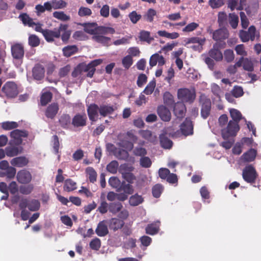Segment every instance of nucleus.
Wrapping results in <instances>:
<instances>
[{"instance_id":"obj_1","label":"nucleus","mask_w":261,"mask_h":261,"mask_svg":"<svg viewBox=\"0 0 261 261\" xmlns=\"http://www.w3.org/2000/svg\"><path fill=\"white\" fill-rule=\"evenodd\" d=\"M229 113L232 120H230L226 127L222 129L223 139H227L230 137L235 136L240 130L239 122L243 118L241 112L235 109H230Z\"/></svg>"},{"instance_id":"obj_2","label":"nucleus","mask_w":261,"mask_h":261,"mask_svg":"<svg viewBox=\"0 0 261 261\" xmlns=\"http://www.w3.org/2000/svg\"><path fill=\"white\" fill-rule=\"evenodd\" d=\"M205 42V39L204 37H193L186 39L184 40V45L194 50L200 52L203 49L202 46Z\"/></svg>"},{"instance_id":"obj_3","label":"nucleus","mask_w":261,"mask_h":261,"mask_svg":"<svg viewBox=\"0 0 261 261\" xmlns=\"http://www.w3.org/2000/svg\"><path fill=\"white\" fill-rule=\"evenodd\" d=\"M177 97L183 102L192 103L195 99V91L193 89L181 88L178 90Z\"/></svg>"},{"instance_id":"obj_4","label":"nucleus","mask_w":261,"mask_h":261,"mask_svg":"<svg viewBox=\"0 0 261 261\" xmlns=\"http://www.w3.org/2000/svg\"><path fill=\"white\" fill-rule=\"evenodd\" d=\"M67 28V25L61 24L59 28H56L53 30H45L43 32V35L48 42H52L54 38H58L60 36L61 32L65 31Z\"/></svg>"},{"instance_id":"obj_5","label":"nucleus","mask_w":261,"mask_h":261,"mask_svg":"<svg viewBox=\"0 0 261 261\" xmlns=\"http://www.w3.org/2000/svg\"><path fill=\"white\" fill-rule=\"evenodd\" d=\"M199 102L201 105V115L204 119L209 116L211 109V101L205 95L201 94L199 97Z\"/></svg>"},{"instance_id":"obj_6","label":"nucleus","mask_w":261,"mask_h":261,"mask_svg":"<svg viewBox=\"0 0 261 261\" xmlns=\"http://www.w3.org/2000/svg\"><path fill=\"white\" fill-rule=\"evenodd\" d=\"M167 134L172 137L176 138L179 136V133H171L169 132L168 128H166L164 130V134L160 135V139L161 146L165 149H170L173 145V142L166 137V135Z\"/></svg>"},{"instance_id":"obj_7","label":"nucleus","mask_w":261,"mask_h":261,"mask_svg":"<svg viewBox=\"0 0 261 261\" xmlns=\"http://www.w3.org/2000/svg\"><path fill=\"white\" fill-rule=\"evenodd\" d=\"M243 178L245 181L248 183H253L255 182L257 173L255 168L251 165H248L243 170Z\"/></svg>"},{"instance_id":"obj_8","label":"nucleus","mask_w":261,"mask_h":261,"mask_svg":"<svg viewBox=\"0 0 261 261\" xmlns=\"http://www.w3.org/2000/svg\"><path fill=\"white\" fill-rule=\"evenodd\" d=\"M2 91L8 97H14L18 94L17 85L12 82H7L3 87Z\"/></svg>"},{"instance_id":"obj_9","label":"nucleus","mask_w":261,"mask_h":261,"mask_svg":"<svg viewBox=\"0 0 261 261\" xmlns=\"http://www.w3.org/2000/svg\"><path fill=\"white\" fill-rule=\"evenodd\" d=\"M135 142L137 140V137L132 133L128 132L126 134V137L125 139L121 140L117 143V145L120 147L124 148L128 151L131 150L134 147L133 143L129 141L128 140Z\"/></svg>"},{"instance_id":"obj_10","label":"nucleus","mask_w":261,"mask_h":261,"mask_svg":"<svg viewBox=\"0 0 261 261\" xmlns=\"http://www.w3.org/2000/svg\"><path fill=\"white\" fill-rule=\"evenodd\" d=\"M11 54L14 59L17 60L21 63L24 56V48L20 43H16L11 46Z\"/></svg>"},{"instance_id":"obj_11","label":"nucleus","mask_w":261,"mask_h":261,"mask_svg":"<svg viewBox=\"0 0 261 261\" xmlns=\"http://www.w3.org/2000/svg\"><path fill=\"white\" fill-rule=\"evenodd\" d=\"M18 181L21 184H27L32 180V175L30 172L26 170H21L18 171L16 175Z\"/></svg>"},{"instance_id":"obj_12","label":"nucleus","mask_w":261,"mask_h":261,"mask_svg":"<svg viewBox=\"0 0 261 261\" xmlns=\"http://www.w3.org/2000/svg\"><path fill=\"white\" fill-rule=\"evenodd\" d=\"M182 134L185 136L193 134V125L191 120L186 119L180 125Z\"/></svg>"},{"instance_id":"obj_13","label":"nucleus","mask_w":261,"mask_h":261,"mask_svg":"<svg viewBox=\"0 0 261 261\" xmlns=\"http://www.w3.org/2000/svg\"><path fill=\"white\" fill-rule=\"evenodd\" d=\"M111 147V150L113 151L115 156L120 160H126L128 158V153L127 151L122 149H117L112 144H108V147Z\"/></svg>"},{"instance_id":"obj_14","label":"nucleus","mask_w":261,"mask_h":261,"mask_svg":"<svg viewBox=\"0 0 261 261\" xmlns=\"http://www.w3.org/2000/svg\"><path fill=\"white\" fill-rule=\"evenodd\" d=\"M158 114L163 121H169L171 119L170 111L164 106H160L158 107Z\"/></svg>"},{"instance_id":"obj_15","label":"nucleus","mask_w":261,"mask_h":261,"mask_svg":"<svg viewBox=\"0 0 261 261\" xmlns=\"http://www.w3.org/2000/svg\"><path fill=\"white\" fill-rule=\"evenodd\" d=\"M33 76L36 80H41L44 76L45 69L44 67L40 65H36L33 69Z\"/></svg>"},{"instance_id":"obj_16","label":"nucleus","mask_w":261,"mask_h":261,"mask_svg":"<svg viewBox=\"0 0 261 261\" xmlns=\"http://www.w3.org/2000/svg\"><path fill=\"white\" fill-rule=\"evenodd\" d=\"M10 136L14 139V143L19 145L22 142L21 137H26L27 134L24 131L15 129L11 132Z\"/></svg>"},{"instance_id":"obj_17","label":"nucleus","mask_w":261,"mask_h":261,"mask_svg":"<svg viewBox=\"0 0 261 261\" xmlns=\"http://www.w3.org/2000/svg\"><path fill=\"white\" fill-rule=\"evenodd\" d=\"M228 31L226 29H221L215 31L213 33V38L216 40H222L228 37Z\"/></svg>"},{"instance_id":"obj_18","label":"nucleus","mask_w":261,"mask_h":261,"mask_svg":"<svg viewBox=\"0 0 261 261\" xmlns=\"http://www.w3.org/2000/svg\"><path fill=\"white\" fill-rule=\"evenodd\" d=\"M209 56L216 61H220L223 59V55L221 51L218 48L217 44L213 45V48L209 51Z\"/></svg>"},{"instance_id":"obj_19","label":"nucleus","mask_w":261,"mask_h":261,"mask_svg":"<svg viewBox=\"0 0 261 261\" xmlns=\"http://www.w3.org/2000/svg\"><path fill=\"white\" fill-rule=\"evenodd\" d=\"M99 107L96 105H91L88 108L89 119L93 121H96L98 117Z\"/></svg>"},{"instance_id":"obj_20","label":"nucleus","mask_w":261,"mask_h":261,"mask_svg":"<svg viewBox=\"0 0 261 261\" xmlns=\"http://www.w3.org/2000/svg\"><path fill=\"white\" fill-rule=\"evenodd\" d=\"M96 233L99 237H103L108 233V229L107 225V221L100 222L96 229Z\"/></svg>"},{"instance_id":"obj_21","label":"nucleus","mask_w":261,"mask_h":261,"mask_svg":"<svg viewBox=\"0 0 261 261\" xmlns=\"http://www.w3.org/2000/svg\"><path fill=\"white\" fill-rule=\"evenodd\" d=\"M256 150L254 149H251L247 152L244 153L241 156V159L244 162H250L253 161L256 155Z\"/></svg>"},{"instance_id":"obj_22","label":"nucleus","mask_w":261,"mask_h":261,"mask_svg":"<svg viewBox=\"0 0 261 261\" xmlns=\"http://www.w3.org/2000/svg\"><path fill=\"white\" fill-rule=\"evenodd\" d=\"M124 223L122 220L117 218H112L109 221V225L110 229L115 231L121 228Z\"/></svg>"},{"instance_id":"obj_23","label":"nucleus","mask_w":261,"mask_h":261,"mask_svg":"<svg viewBox=\"0 0 261 261\" xmlns=\"http://www.w3.org/2000/svg\"><path fill=\"white\" fill-rule=\"evenodd\" d=\"M87 117L86 115H76L72 119V124L74 126H83L86 125Z\"/></svg>"},{"instance_id":"obj_24","label":"nucleus","mask_w":261,"mask_h":261,"mask_svg":"<svg viewBox=\"0 0 261 261\" xmlns=\"http://www.w3.org/2000/svg\"><path fill=\"white\" fill-rule=\"evenodd\" d=\"M58 110V105L57 103H53L47 107L45 115L47 117L52 119L56 116Z\"/></svg>"},{"instance_id":"obj_25","label":"nucleus","mask_w":261,"mask_h":261,"mask_svg":"<svg viewBox=\"0 0 261 261\" xmlns=\"http://www.w3.org/2000/svg\"><path fill=\"white\" fill-rule=\"evenodd\" d=\"M28 163V159L24 156H19L13 159L11 161L12 165L22 167L25 166Z\"/></svg>"},{"instance_id":"obj_26","label":"nucleus","mask_w":261,"mask_h":261,"mask_svg":"<svg viewBox=\"0 0 261 261\" xmlns=\"http://www.w3.org/2000/svg\"><path fill=\"white\" fill-rule=\"evenodd\" d=\"M92 39L96 42L105 45H108L111 41V38L106 37L100 34L97 33L92 36Z\"/></svg>"},{"instance_id":"obj_27","label":"nucleus","mask_w":261,"mask_h":261,"mask_svg":"<svg viewBox=\"0 0 261 261\" xmlns=\"http://www.w3.org/2000/svg\"><path fill=\"white\" fill-rule=\"evenodd\" d=\"M185 111V107L182 103H177L174 108V113L177 118L182 117Z\"/></svg>"},{"instance_id":"obj_28","label":"nucleus","mask_w":261,"mask_h":261,"mask_svg":"<svg viewBox=\"0 0 261 261\" xmlns=\"http://www.w3.org/2000/svg\"><path fill=\"white\" fill-rule=\"evenodd\" d=\"M98 27L95 23L85 24L84 25V31L90 34L95 35L97 33Z\"/></svg>"},{"instance_id":"obj_29","label":"nucleus","mask_w":261,"mask_h":261,"mask_svg":"<svg viewBox=\"0 0 261 261\" xmlns=\"http://www.w3.org/2000/svg\"><path fill=\"white\" fill-rule=\"evenodd\" d=\"M114 111L113 107L108 105H101L99 107V113L103 117L112 113Z\"/></svg>"},{"instance_id":"obj_30","label":"nucleus","mask_w":261,"mask_h":261,"mask_svg":"<svg viewBox=\"0 0 261 261\" xmlns=\"http://www.w3.org/2000/svg\"><path fill=\"white\" fill-rule=\"evenodd\" d=\"M122 205L120 202H113L109 205L110 212L115 215L119 212L122 208Z\"/></svg>"},{"instance_id":"obj_31","label":"nucleus","mask_w":261,"mask_h":261,"mask_svg":"<svg viewBox=\"0 0 261 261\" xmlns=\"http://www.w3.org/2000/svg\"><path fill=\"white\" fill-rule=\"evenodd\" d=\"M86 172L87 178L90 182L93 183L96 180L97 173L93 168L90 167L87 168L86 169Z\"/></svg>"},{"instance_id":"obj_32","label":"nucleus","mask_w":261,"mask_h":261,"mask_svg":"<svg viewBox=\"0 0 261 261\" xmlns=\"http://www.w3.org/2000/svg\"><path fill=\"white\" fill-rule=\"evenodd\" d=\"M97 33L100 34L102 35L107 34H113L115 33V30L114 28L111 27H106L103 26H100L98 27Z\"/></svg>"},{"instance_id":"obj_33","label":"nucleus","mask_w":261,"mask_h":261,"mask_svg":"<svg viewBox=\"0 0 261 261\" xmlns=\"http://www.w3.org/2000/svg\"><path fill=\"white\" fill-rule=\"evenodd\" d=\"M53 15L55 18L63 21H68L70 19V16L63 11H55L53 13Z\"/></svg>"},{"instance_id":"obj_34","label":"nucleus","mask_w":261,"mask_h":261,"mask_svg":"<svg viewBox=\"0 0 261 261\" xmlns=\"http://www.w3.org/2000/svg\"><path fill=\"white\" fill-rule=\"evenodd\" d=\"M109 184L112 188L116 189L118 192H119V189L122 183L117 177H110L109 180Z\"/></svg>"},{"instance_id":"obj_35","label":"nucleus","mask_w":261,"mask_h":261,"mask_svg":"<svg viewBox=\"0 0 261 261\" xmlns=\"http://www.w3.org/2000/svg\"><path fill=\"white\" fill-rule=\"evenodd\" d=\"M139 38L142 41H145L148 43H150L153 40V38L150 35V33L146 31H142L140 33Z\"/></svg>"},{"instance_id":"obj_36","label":"nucleus","mask_w":261,"mask_h":261,"mask_svg":"<svg viewBox=\"0 0 261 261\" xmlns=\"http://www.w3.org/2000/svg\"><path fill=\"white\" fill-rule=\"evenodd\" d=\"M143 198L141 196L135 194L132 196L129 200V204L133 206H137L143 202Z\"/></svg>"},{"instance_id":"obj_37","label":"nucleus","mask_w":261,"mask_h":261,"mask_svg":"<svg viewBox=\"0 0 261 261\" xmlns=\"http://www.w3.org/2000/svg\"><path fill=\"white\" fill-rule=\"evenodd\" d=\"M119 164L116 161H112L107 166V170L108 172L115 174L117 172Z\"/></svg>"},{"instance_id":"obj_38","label":"nucleus","mask_w":261,"mask_h":261,"mask_svg":"<svg viewBox=\"0 0 261 261\" xmlns=\"http://www.w3.org/2000/svg\"><path fill=\"white\" fill-rule=\"evenodd\" d=\"M76 189V183L70 179L65 180L64 185V190L69 192Z\"/></svg>"},{"instance_id":"obj_39","label":"nucleus","mask_w":261,"mask_h":261,"mask_svg":"<svg viewBox=\"0 0 261 261\" xmlns=\"http://www.w3.org/2000/svg\"><path fill=\"white\" fill-rule=\"evenodd\" d=\"M122 191L124 193L128 194H131L134 192L133 186L129 184H126L123 182L121 185L119 191Z\"/></svg>"},{"instance_id":"obj_40","label":"nucleus","mask_w":261,"mask_h":261,"mask_svg":"<svg viewBox=\"0 0 261 261\" xmlns=\"http://www.w3.org/2000/svg\"><path fill=\"white\" fill-rule=\"evenodd\" d=\"M159 226L155 224L148 225L146 228V232L150 235L156 234L159 231Z\"/></svg>"},{"instance_id":"obj_41","label":"nucleus","mask_w":261,"mask_h":261,"mask_svg":"<svg viewBox=\"0 0 261 261\" xmlns=\"http://www.w3.org/2000/svg\"><path fill=\"white\" fill-rule=\"evenodd\" d=\"M229 22L233 29L237 28L239 22L238 15L234 13H230L229 15Z\"/></svg>"},{"instance_id":"obj_42","label":"nucleus","mask_w":261,"mask_h":261,"mask_svg":"<svg viewBox=\"0 0 261 261\" xmlns=\"http://www.w3.org/2000/svg\"><path fill=\"white\" fill-rule=\"evenodd\" d=\"M52 98V94L50 92H44L42 93L41 97V103L42 105H46L50 101Z\"/></svg>"},{"instance_id":"obj_43","label":"nucleus","mask_w":261,"mask_h":261,"mask_svg":"<svg viewBox=\"0 0 261 261\" xmlns=\"http://www.w3.org/2000/svg\"><path fill=\"white\" fill-rule=\"evenodd\" d=\"M54 9H61L67 6V3L63 0L51 1Z\"/></svg>"},{"instance_id":"obj_44","label":"nucleus","mask_w":261,"mask_h":261,"mask_svg":"<svg viewBox=\"0 0 261 261\" xmlns=\"http://www.w3.org/2000/svg\"><path fill=\"white\" fill-rule=\"evenodd\" d=\"M156 14V11L153 9H149L144 15L145 20L148 22H152L153 20L154 17Z\"/></svg>"},{"instance_id":"obj_45","label":"nucleus","mask_w":261,"mask_h":261,"mask_svg":"<svg viewBox=\"0 0 261 261\" xmlns=\"http://www.w3.org/2000/svg\"><path fill=\"white\" fill-rule=\"evenodd\" d=\"M77 50V48L75 46H68L64 47L63 49V51L64 56L66 57H70L74 54Z\"/></svg>"},{"instance_id":"obj_46","label":"nucleus","mask_w":261,"mask_h":261,"mask_svg":"<svg viewBox=\"0 0 261 261\" xmlns=\"http://www.w3.org/2000/svg\"><path fill=\"white\" fill-rule=\"evenodd\" d=\"M155 85L156 84L155 81L152 80L150 81L148 84L143 92L147 95L151 94L154 91Z\"/></svg>"},{"instance_id":"obj_47","label":"nucleus","mask_w":261,"mask_h":261,"mask_svg":"<svg viewBox=\"0 0 261 261\" xmlns=\"http://www.w3.org/2000/svg\"><path fill=\"white\" fill-rule=\"evenodd\" d=\"M19 152L18 147H10L6 148V154L8 156H14L17 155Z\"/></svg>"},{"instance_id":"obj_48","label":"nucleus","mask_w":261,"mask_h":261,"mask_svg":"<svg viewBox=\"0 0 261 261\" xmlns=\"http://www.w3.org/2000/svg\"><path fill=\"white\" fill-rule=\"evenodd\" d=\"M163 190V186L160 184H156L152 188V192L153 196L155 198H158L160 196Z\"/></svg>"},{"instance_id":"obj_49","label":"nucleus","mask_w":261,"mask_h":261,"mask_svg":"<svg viewBox=\"0 0 261 261\" xmlns=\"http://www.w3.org/2000/svg\"><path fill=\"white\" fill-rule=\"evenodd\" d=\"M19 18L24 24H28L30 27H33V24H35V22H33V20L26 14H21L19 16Z\"/></svg>"},{"instance_id":"obj_50","label":"nucleus","mask_w":261,"mask_h":261,"mask_svg":"<svg viewBox=\"0 0 261 261\" xmlns=\"http://www.w3.org/2000/svg\"><path fill=\"white\" fill-rule=\"evenodd\" d=\"M92 14V11L90 8L85 7L80 8L78 14L81 17L90 16Z\"/></svg>"},{"instance_id":"obj_51","label":"nucleus","mask_w":261,"mask_h":261,"mask_svg":"<svg viewBox=\"0 0 261 261\" xmlns=\"http://www.w3.org/2000/svg\"><path fill=\"white\" fill-rule=\"evenodd\" d=\"M40 40L35 35H31L29 38V44L32 47H36L39 45Z\"/></svg>"},{"instance_id":"obj_52","label":"nucleus","mask_w":261,"mask_h":261,"mask_svg":"<svg viewBox=\"0 0 261 261\" xmlns=\"http://www.w3.org/2000/svg\"><path fill=\"white\" fill-rule=\"evenodd\" d=\"M28 207L31 211H36L40 207V203L37 200H29Z\"/></svg>"},{"instance_id":"obj_53","label":"nucleus","mask_w":261,"mask_h":261,"mask_svg":"<svg viewBox=\"0 0 261 261\" xmlns=\"http://www.w3.org/2000/svg\"><path fill=\"white\" fill-rule=\"evenodd\" d=\"M243 69L248 71L253 70L254 66L252 61L248 58H244Z\"/></svg>"},{"instance_id":"obj_54","label":"nucleus","mask_w":261,"mask_h":261,"mask_svg":"<svg viewBox=\"0 0 261 261\" xmlns=\"http://www.w3.org/2000/svg\"><path fill=\"white\" fill-rule=\"evenodd\" d=\"M224 56L225 60L227 62H232L234 58V55L233 51L231 49H226L224 53Z\"/></svg>"},{"instance_id":"obj_55","label":"nucleus","mask_w":261,"mask_h":261,"mask_svg":"<svg viewBox=\"0 0 261 261\" xmlns=\"http://www.w3.org/2000/svg\"><path fill=\"white\" fill-rule=\"evenodd\" d=\"M17 126V123L14 121H6L2 123V124L3 128L6 130L16 128Z\"/></svg>"},{"instance_id":"obj_56","label":"nucleus","mask_w":261,"mask_h":261,"mask_svg":"<svg viewBox=\"0 0 261 261\" xmlns=\"http://www.w3.org/2000/svg\"><path fill=\"white\" fill-rule=\"evenodd\" d=\"M131 38H132L131 36L123 37L120 39H117V40L114 41L113 42V44L116 46L129 44L130 39Z\"/></svg>"},{"instance_id":"obj_57","label":"nucleus","mask_w":261,"mask_h":261,"mask_svg":"<svg viewBox=\"0 0 261 261\" xmlns=\"http://www.w3.org/2000/svg\"><path fill=\"white\" fill-rule=\"evenodd\" d=\"M211 90L213 93L220 99L222 95V91L220 87L216 84H213L211 86Z\"/></svg>"},{"instance_id":"obj_58","label":"nucleus","mask_w":261,"mask_h":261,"mask_svg":"<svg viewBox=\"0 0 261 261\" xmlns=\"http://www.w3.org/2000/svg\"><path fill=\"white\" fill-rule=\"evenodd\" d=\"M61 125L64 127H67L70 123V117L68 115H63L59 120Z\"/></svg>"},{"instance_id":"obj_59","label":"nucleus","mask_w":261,"mask_h":261,"mask_svg":"<svg viewBox=\"0 0 261 261\" xmlns=\"http://www.w3.org/2000/svg\"><path fill=\"white\" fill-rule=\"evenodd\" d=\"M128 17L131 22L135 24L141 19V15L140 14H138L136 11H134L129 13Z\"/></svg>"},{"instance_id":"obj_60","label":"nucleus","mask_w":261,"mask_h":261,"mask_svg":"<svg viewBox=\"0 0 261 261\" xmlns=\"http://www.w3.org/2000/svg\"><path fill=\"white\" fill-rule=\"evenodd\" d=\"M123 66L126 69H128L133 64V59L130 56L127 55L125 56L122 61Z\"/></svg>"},{"instance_id":"obj_61","label":"nucleus","mask_w":261,"mask_h":261,"mask_svg":"<svg viewBox=\"0 0 261 261\" xmlns=\"http://www.w3.org/2000/svg\"><path fill=\"white\" fill-rule=\"evenodd\" d=\"M231 93L234 97H240L243 95V90L240 86H234L231 91Z\"/></svg>"},{"instance_id":"obj_62","label":"nucleus","mask_w":261,"mask_h":261,"mask_svg":"<svg viewBox=\"0 0 261 261\" xmlns=\"http://www.w3.org/2000/svg\"><path fill=\"white\" fill-rule=\"evenodd\" d=\"M123 177L129 183H133L136 177L131 172H122Z\"/></svg>"},{"instance_id":"obj_63","label":"nucleus","mask_w":261,"mask_h":261,"mask_svg":"<svg viewBox=\"0 0 261 261\" xmlns=\"http://www.w3.org/2000/svg\"><path fill=\"white\" fill-rule=\"evenodd\" d=\"M235 50L237 54L242 56V57L247 55V51L245 50L244 45L243 44H239L235 47Z\"/></svg>"},{"instance_id":"obj_64","label":"nucleus","mask_w":261,"mask_h":261,"mask_svg":"<svg viewBox=\"0 0 261 261\" xmlns=\"http://www.w3.org/2000/svg\"><path fill=\"white\" fill-rule=\"evenodd\" d=\"M164 102L168 105H172L174 102L173 96L169 92H166L164 94Z\"/></svg>"}]
</instances>
